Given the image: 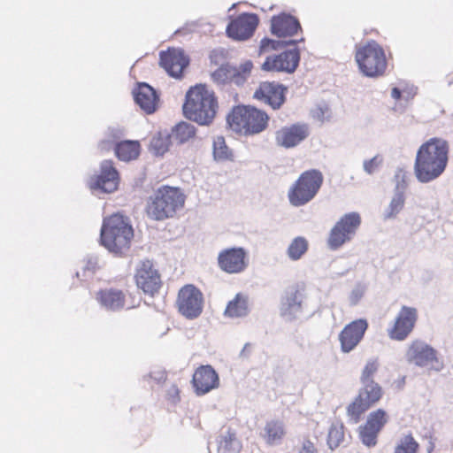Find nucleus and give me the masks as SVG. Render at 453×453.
I'll return each mask as SVG.
<instances>
[{
  "label": "nucleus",
  "instance_id": "1",
  "mask_svg": "<svg viewBox=\"0 0 453 453\" xmlns=\"http://www.w3.org/2000/svg\"><path fill=\"white\" fill-rule=\"evenodd\" d=\"M449 142L439 137H433L418 148L414 173L420 183H428L439 178L445 171L449 161Z\"/></svg>",
  "mask_w": 453,
  "mask_h": 453
},
{
  "label": "nucleus",
  "instance_id": "2",
  "mask_svg": "<svg viewBox=\"0 0 453 453\" xmlns=\"http://www.w3.org/2000/svg\"><path fill=\"white\" fill-rule=\"evenodd\" d=\"M218 108V98L214 92L210 91L204 84H196L187 91L182 111L188 120L208 127L212 124Z\"/></svg>",
  "mask_w": 453,
  "mask_h": 453
},
{
  "label": "nucleus",
  "instance_id": "3",
  "mask_svg": "<svg viewBox=\"0 0 453 453\" xmlns=\"http://www.w3.org/2000/svg\"><path fill=\"white\" fill-rule=\"evenodd\" d=\"M134 229L127 217L114 213L104 218L100 230V244L110 253L120 257L131 246Z\"/></svg>",
  "mask_w": 453,
  "mask_h": 453
},
{
  "label": "nucleus",
  "instance_id": "4",
  "mask_svg": "<svg viewBox=\"0 0 453 453\" xmlns=\"http://www.w3.org/2000/svg\"><path fill=\"white\" fill-rule=\"evenodd\" d=\"M186 196L180 188L161 186L150 196L146 213L150 219L163 221L173 218L183 208Z\"/></svg>",
  "mask_w": 453,
  "mask_h": 453
},
{
  "label": "nucleus",
  "instance_id": "5",
  "mask_svg": "<svg viewBox=\"0 0 453 453\" xmlns=\"http://www.w3.org/2000/svg\"><path fill=\"white\" fill-rule=\"evenodd\" d=\"M324 176L319 169L303 172L288 192V201L295 207H301L315 198L322 187Z\"/></svg>",
  "mask_w": 453,
  "mask_h": 453
},
{
  "label": "nucleus",
  "instance_id": "6",
  "mask_svg": "<svg viewBox=\"0 0 453 453\" xmlns=\"http://www.w3.org/2000/svg\"><path fill=\"white\" fill-rule=\"evenodd\" d=\"M355 60L359 71L366 77L381 76L387 68V59L383 48L374 40L358 48Z\"/></svg>",
  "mask_w": 453,
  "mask_h": 453
},
{
  "label": "nucleus",
  "instance_id": "7",
  "mask_svg": "<svg viewBox=\"0 0 453 453\" xmlns=\"http://www.w3.org/2000/svg\"><path fill=\"white\" fill-rule=\"evenodd\" d=\"M253 66L251 60H246L238 66L229 62L224 63L211 73V80L218 85L234 84L237 87H243L251 74Z\"/></svg>",
  "mask_w": 453,
  "mask_h": 453
},
{
  "label": "nucleus",
  "instance_id": "8",
  "mask_svg": "<svg viewBox=\"0 0 453 453\" xmlns=\"http://www.w3.org/2000/svg\"><path fill=\"white\" fill-rule=\"evenodd\" d=\"M305 307V295L298 285L288 287L280 296L279 312L286 322L298 319Z\"/></svg>",
  "mask_w": 453,
  "mask_h": 453
},
{
  "label": "nucleus",
  "instance_id": "9",
  "mask_svg": "<svg viewBox=\"0 0 453 453\" xmlns=\"http://www.w3.org/2000/svg\"><path fill=\"white\" fill-rule=\"evenodd\" d=\"M119 173L111 160H103L100 164V173L90 178L88 186L92 194L100 196L111 194L118 189Z\"/></svg>",
  "mask_w": 453,
  "mask_h": 453
},
{
  "label": "nucleus",
  "instance_id": "10",
  "mask_svg": "<svg viewBox=\"0 0 453 453\" xmlns=\"http://www.w3.org/2000/svg\"><path fill=\"white\" fill-rule=\"evenodd\" d=\"M177 303L179 312L182 316L188 319H195L203 311V293L192 284L185 285L178 293Z\"/></svg>",
  "mask_w": 453,
  "mask_h": 453
},
{
  "label": "nucleus",
  "instance_id": "11",
  "mask_svg": "<svg viewBox=\"0 0 453 453\" xmlns=\"http://www.w3.org/2000/svg\"><path fill=\"white\" fill-rule=\"evenodd\" d=\"M259 24L258 15L252 12H242L228 22L226 35L236 42H245L250 39Z\"/></svg>",
  "mask_w": 453,
  "mask_h": 453
},
{
  "label": "nucleus",
  "instance_id": "12",
  "mask_svg": "<svg viewBox=\"0 0 453 453\" xmlns=\"http://www.w3.org/2000/svg\"><path fill=\"white\" fill-rule=\"evenodd\" d=\"M361 225V218L357 212L343 215L330 231L328 245L331 250H337L354 234Z\"/></svg>",
  "mask_w": 453,
  "mask_h": 453
},
{
  "label": "nucleus",
  "instance_id": "13",
  "mask_svg": "<svg viewBox=\"0 0 453 453\" xmlns=\"http://www.w3.org/2000/svg\"><path fill=\"white\" fill-rule=\"evenodd\" d=\"M301 61V52L298 47L285 50L280 54L271 55L265 58L261 65L265 72H284L294 73Z\"/></svg>",
  "mask_w": 453,
  "mask_h": 453
},
{
  "label": "nucleus",
  "instance_id": "14",
  "mask_svg": "<svg viewBox=\"0 0 453 453\" xmlns=\"http://www.w3.org/2000/svg\"><path fill=\"white\" fill-rule=\"evenodd\" d=\"M218 265L226 273H241L249 266L248 252L242 247L223 250L218 256Z\"/></svg>",
  "mask_w": 453,
  "mask_h": 453
},
{
  "label": "nucleus",
  "instance_id": "15",
  "mask_svg": "<svg viewBox=\"0 0 453 453\" xmlns=\"http://www.w3.org/2000/svg\"><path fill=\"white\" fill-rule=\"evenodd\" d=\"M288 87L276 81H262L254 92L253 97L279 110L287 100Z\"/></svg>",
  "mask_w": 453,
  "mask_h": 453
},
{
  "label": "nucleus",
  "instance_id": "16",
  "mask_svg": "<svg viewBox=\"0 0 453 453\" xmlns=\"http://www.w3.org/2000/svg\"><path fill=\"white\" fill-rule=\"evenodd\" d=\"M190 58L182 49H168L159 52V65L169 76L183 77V70L189 65Z\"/></svg>",
  "mask_w": 453,
  "mask_h": 453
},
{
  "label": "nucleus",
  "instance_id": "17",
  "mask_svg": "<svg viewBox=\"0 0 453 453\" xmlns=\"http://www.w3.org/2000/svg\"><path fill=\"white\" fill-rule=\"evenodd\" d=\"M418 320V310L414 307L403 305L397 313L394 326L388 330L392 340L404 341L413 331Z\"/></svg>",
  "mask_w": 453,
  "mask_h": 453
},
{
  "label": "nucleus",
  "instance_id": "18",
  "mask_svg": "<svg viewBox=\"0 0 453 453\" xmlns=\"http://www.w3.org/2000/svg\"><path fill=\"white\" fill-rule=\"evenodd\" d=\"M309 135L308 124L296 122L277 130L275 132V143L284 149H292L302 143Z\"/></svg>",
  "mask_w": 453,
  "mask_h": 453
},
{
  "label": "nucleus",
  "instance_id": "19",
  "mask_svg": "<svg viewBox=\"0 0 453 453\" xmlns=\"http://www.w3.org/2000/svg\"><path fill=\"white\" fill-rule=\"evenodd\" d=\"M368 326L365 319H357L347 324L339 334L341 350L343 353L352 351L363 340Z\"/></svg>",
  "mask_w": 453,
  "mask_h": 453
},
{
  "label": "nucleus",
  "instance_id": "20",
  "mask_svg": "<svg viewBox=\"0 0 453 453\" xmlns=\"http://www.w3.org/2000/svg\"><path fill=\"white\" fill-rule=\"evenodd\" d=\"M302 30L299 19L288 12H282L271 18L270 32L278 38L292 37Z\"/></svg>",
  "mask_w": 453,
  "mask_h": 453
},
{
  "label": "nucleus",
  "instance_id": "21",
  "mask_svg": "<svg viewBox=\"0 0 453 453\" xmlns=\"http://www.w3.org/2000/svg\"><path fill=\"white\" fill-rule=\"evenodd\" d=\"M191 382L196 395H203L219 388V377L211 365H201L196 370Z\"/></svg>",
  "mask_w": 453,
  "mask_h": 453
},
{
  "label": "nucleus",
  "instance_id": "22",
  "mask_svg": "<svg viewBox=\"0 0 453 453\" xmlns=\"http://www.w3.org/2000/svg\"><path fill=\"white\" fill-rule=\"evenodd\" d=\"M134 103L147 114L154 113L158 107L159 93L146 82H139L132 91Z\"/></svg>",
  "mask_w": 453,
  "mask_h": 453
},
{
  "label": "nucleus",
  "instance_id": "23",
  "mask_svg": "<svg viewBox=\"0 0 453 453\" xmlns=\"http://www.w3.org/2000/svg\"><path fill=\"white\" fill-rule=\"evenodd\" d=\"M135 280L137 287L151 296L158 292L161 287L160 276L157 271L152 268L150 261L142 263L135 274Z\"/></svg>",
  "mask_w": 453,
  "mask_h": 453
},
{
  "label": "nucleus",
  "instance_id": "24",
  "mask_svg": "<svg viewBox=\"0 0 453 453\" xmlns=\"http://www.w3.org/2000/svg\"><path fill=\"white\" fill-rule=\"evenodd\" d=\"M408 360L418 367L437 361V350L423 341L412 342L407 352Z\"/></svg>",
  "mask_w": 453,
  "mask_h": 453
},
{
  "label": "nucleus",
  "instance_id": "25",
  "mask_svg": "<svg viewBox=\"0 0 453 453\" xmlns=\"http://www.w3.org/2000/svg\"><path fill=\"white\" fill-rule=\"evenodd\" d=\"M251 105L239 104L234 106L226 115V124L236 133H242L248 128L249 119L252 110Z\"/></svg>",
  "mask_w": 453,
  "mask_h": 453
},
{
  "label": "nucleus",
  "instance_id": "26",
  "mask_svg": "<svg viewBox=\"0 0 453 453\" xmlns=\"http://www.w3.org/2000/svg\"><path fill=\"white\" fill-rule=\"evenodd\" d=\"M97 301L107 311H117L121 310L125 305L124 293L116 288H104L97 293Z\"/></svg>",
  "mask_w": 453,
  "mask_h": 453
},
{
  "label": "nucleus",
  "instance_id": "27",
  "mask_svg": "<svg viewBox=\"0 0 453 453\" xmlns=\"http://www.w3.org/2000/svg\"><path fill=\"white\" fill-rule=\"evenodd\" d=\"M115 156L121 161L128 162L136 159L141 153V144L138 141L124 140L116 142L114 145Z\"/></svg>",
  "mask_w": 453,
  "mask_h": 453
},
{
  "label": "nucleus",
  "instance_id": "28",
  "mask_svg": "<svg viewBox=\"0 0 453 453\" xmlns=\"http://www.w3.org/2000/svg\"><path fill=\"white\" fill-rule=\"evenodd\" d=\"M285 434L284 424L281 421L271 420L266 422L261 436L268 445L276 446L281 444Z\"/></svg>",
  "mask_w": 453,
  "mask_h": 453
},
{
  "label": "nucleus",
  "instance_id": "29",
  "mask_svg": "<svg viewBox=\"0 0 453 453\" xmlns=\"http://www.w3.org/2000/svg\"><path fill=\"white\" fill-rule=\"evenodd\" d=\"M268 121V114L265 111L253 106L248 123V128L244 130V135L249 136L262 133L267 128Z\"/></svg>",
  "mask_w": 453,
  "mask_h": 453
},
{
  "label": "nucleus",
  "instance_id": "30",
  "mask_svg": "<svg viewBox=\"0 0 453 453\" xmlns=\"http://www.w3.org/2000/svg\"><path fill=\"white\" fill-rule=\"evenodd\" d=\"M250 311L248 296L238 293L227 303L224 315L228 318H243L248 316Z\"/></svg>",
  "mask_w": 453,
  "mask_h": 453
},
{
  "label": "nucleus",
  "instance_id": "31",
  "mask_svg": "<svg viewBox=\"0 0 453 453\" xmlns=\"http://www.w3.org/2000/svg\"><path fill=\"white\" fill-rule=\"evenodd\" d=\"M218 453H239L242 443L236 436V433L231 429L221 432L218 437Z\"/></svg>",
  "mask_w": 453,
  "mask_h": 453
},
{
  "label": "nucleus",
  "instance_id": "32",
  "mask_svg": "<svg viewBox=\"0 0 453 453\" xmlns=\"http://www.w3.org/2000/svg\"><path fill=\"white\" fill-rule=\"evenodd\" d=\"M196 128L191 123L180 121L176 124L170 134L173 142L175 141L178 144L187 142L190 138L196 135Z\"/></svg>",
  "mask_w": 453,
  "mask_h": 453
},
{
  "label": "nucleus",
  "instance_id": "33",
  "mask_svg": "<svg viewBox=\"0 0 453 453\" xmlns=\"http://www.w3.org/2000/svg\"><path fill=\"white\" fill-rule=\"evenodd\" d=\"M364 387L360 388L358 396L368 405L370 408L372 405L380 401L382 396V388L375 381H370L369 383H362Z\"/></svg>",
  "mask_w": 453,
  "mask_h": 453
},
{
  "label": "nucleus",
  "instance_id": "34",
  "mask_svg": "<svg viewBox=\"0 0 453 453\" xmlns=\"http://www.w3.org/2000/svg\"><path fill=\"white\" fill-rule=\"evenodd\" d=\"M212 155L216 162L234 161V154L222 135L216 136L212 143Z\"/></svg>",
  "mask_w": 453,
  "mask_h": 453
},
{
  "label": "nucleus",
  "instance_id": "35",
  "mask_svg": "<svg viewBox=\"0 0 453 453\" xmlns=\"http://www.w3.org/2000/svg\"><path fill=\"white\" fill-rule=\"evenodd\" d=\"M309 250V242L303 236L295 237L287 249V256L291 261H297Z\"/></svg>",
  "mask_w": 453,
  "mask_h": 453
},
{
  "label": "nucleus",
  "instance_id": "36",
  "mask_svg": "<svg viewBox=\"0 0 453 453\" xmlns=\"http://www.w3.org/2000/svg\"><path fill=\"white\" fill-rule=\"evenodd\" d=\"M173 142L169 133H159L157 136H154L150 143V151L155 156H163Z\"/></svg>",
  "mask_w": 453,
  "mask_h": 453
},
{
  "label": "nucleus",
  "instance_id": "37",
  "mask_svg": "<svg viewBox=\"0 0 453 453\" xmlns=\"http://www.w3.org/2000/svg\"><path fill=\"white\" fill-rule=\"evenodd\" d=\"M405 204V196L394 194L389 204L384 210L382 217L384 220L394 219L401 212Z\"/></svg>",
  "mask_w": 453,
  "mask_h": 453
},
{
  "label": "nucleus",
  "instance_id": "38",
  "mask_svg": "<svg viewBox=\"0 0 453 453\" xmlns=\"http://www.w3.org/2000/svg\"><path fill=\"white\" fill-rule=\"evenodd\" d=\"M368 409V405L361 399V396L357 395L354 401L348 405L347 415L354 424H357L359 422L361 415Z\"/></svg>",
  "mask_w": 453,
  "mask_h": 453
},
{
  "label": "nucleus",
  "instance_id": "39",
  "mask_svg": "<svg viewBox=\"0 0 453 453\" xmlns=\"http://www.w3.org/2000/svg\"><path fill=\"white\" fill-rule=\"evenodd\" d=\"M387 422L388 414L386 411L383 409H378L369 413L365 424L380 433Z\"/></svg>",
  "mask_w": 453,
  "mask_h": 453
},
{
  "label": "nucleus",
  "instance_id": "40",
  "mask_svg": "<svg viewBox=\"0 0 453 453\" xmlns=\"http://www.w3.org/2000/svg\"><path fill=\"white\" fill-rule=\"evenodd\" d=\"M344 439V426L341 424H333L330 426L327 435V445L330 449H337Z\"/></svg>",
  "mask_w": 453,
  "mask_h": 453
},
{
  "label": "nucleus",
  "instance_id": "41",
  "mask_svg": "<svg viewBox=\"0 0 453 453\" xmlns=\"http://www.w3.org/2000/svg\"><path fill=\"white\" fill-rule=\"evenodd\" d=\"M379 434L380 433L375 429L369 427L365 424L358 427L359 439L362 443L368 448H373L376 446Z\"/></svg>",
  "mask_w": 453,
  "mask_h": 453
},
{
  "label": "nucleus",
  "instance_id": "42",
  "mask_svg": "<svg viewBox=\"0 0 453 453\" xmlns=\"http://www.w3.org/2000/svg\"><path fill=\"white\" fill-rule=\"evenodd\" d=\"M419 445L410 434L401 439L400 443L395 447L394 453H417Z\"/></svg>",
  "mask_w": 453,
  "mask_h": 453
},
{
  "label": "nucleus",
  "instance_id": "43",
  "mask_svg": "<svg viewBox=\"0 0 453 453\" xmlns=\"http://www.w3.org/2000/svg\"><path fill=\"white\" fill-rule=\"evenodd\" d=\"M85 265L82 267V279L81 280H87L92 278L96 272L99 269L98 257L95 255H88L84 260Z\"/></svg>",
  "mask_w": 453,
  "mask_h": 453
},
{
  "label": "nucleus",
  "instance_id": "44",
  "mask_svg": "<svg viewBox=\"0 0 453 453\" xmlns=\"http://www.w3.org/2000/svg\"><path fill=\"white\" fill-rule=\"evenodd\" d=\"M366 291V286L362 282H357L349 296V303L350 306H356L364 297Z\"/></svg>",
  "mask_w": 453,
  "mask_h": 453
},
{
  "label": "nucleus",
  "instance_id": "45",
  "mask_svg": "<svg viewBox=\"0 0 453 453\" xmlns=\"http://www.w3.org/2000/svg\"><path fill=\"white\" fill-rule=\"evenodd\" d=\"M282 50L281 40L272 39L269 37H264L260 41L259 52H266L269 50Z\"/></svg>",
  "mask_w": 453,
  "mask_h": 453
},
{
  "label": "nucleus",
  "instance_id": "46",
  "mask_svg": "<svg viewBox=\"0 0 453 453\" xmlns=\"http://www.w3.org/2000/svg\"><path fill=\"white\" fill-rule=\"evenodd\" d=\"M382 157L380 155H376L372 158L363 162V169L367 174L372 175L382 165Z\"/></svg>",
  "mask_w": 453,
  "mask_h": 453
},
{
  "label": "nucleus",
  "instance_id": "47",
  "mask_svg": "<svg viewBox=\"0 0 453 453\" xmlns=\"http://www.w3.org/2000/svg\"><path fill=\"white\" fill-rule=\"evenodd\" d=\"M377 370V363L375 361H368L363 369L361 382L369 383L370 381H374L372 376L376 372Z\"/></svg>",
  "mask_w": 453,
  "mask_h": 453
},
{
  "label": "nucleus",
  "instance_id": "48",
  "mask_svg": "<svg viewBox=\"0 0 453 453\" xmlns=\"http://www.w3.org/2000/svg\"><path fill=\"white\" fill-rule=\"evenodd\" d=\"M395 179L396 180V184L394 189V194L404 195L405 189L407 188V182L404 178V174L401 175V172H398L395 175Z\"/></svg>",
  "mask_w": 453,
  "mask_h": 453
},
{
  "label": "nucleus",
  "instance_id": "49",
  "mask_svg": "<svg viewBox=\"0 0 453 453\" xmlns=\"http://www.w3.org/2000/svg\"><path fill=\"white\" fill-rule=\"evenodd\" d=\"M296 453H319V451L315 444L309 438H305L297 448Z\"/></svg>",
  "mask_w": 453,
  "mask_h": 453
},
{
  "label": "nucleus",
  "instance_id": "50",
  "mask_svg": "<svg viewBox=\"0 0 453 453\" xmlns=\"http://www.w3.org/2000/svg\"><path fill=\"white\" fill-rule=\"evenodd\" d=\"M147 377L153 380L156 383L160 384L166 380V372L163 370H156V371L150 372L144 378H147Z\"/></svg>",
  "mask_w": 453,
  "mask_h": 453
},
{
  "label": "nucleus",
  "instance_id": "51",
  "mask_svg": "<svg viewBox=\"0 0 453 453\" xmlns=\"http://www.w3.org/2000/svg\"><path fill=\"white\" fill-rule=\"evenodd\" d=\"M250 353H251V344L250 342H247L244 344L242 349L240 352V357L248 358L250 356Z\"/></svg>",
  "mask_w": 453,
  "mask_h": 453
},
{
  "label": "nucleus",
  "instance_id": "52",
  "mask_svg": "<svg viewBox=\"0 0 453 453\" xmlns=\"http://www.w3.org/2000/svg\"><path fill=\"white\" fill-rule=\"evenodd\" d=\"M403 91L397 88L394 87L391 90V96L395 100H400L402 98Z\"/></svg>",
  "mask_w": 453,
  "mask_h": 453
},
{
  "label": "nucleus",
  "instance_id": "53",
  "mask_svg": "<svg viewBox=\"0 0 453 453\" xmlns=\"http://www.w3.org/2000/svg\"><path fill=\"white\" fill-rule=\"evenodd\" d=\"M282 49L288 46H294V48L297 47L298 41L296 39H288V40H281Z\"/></svg>",
  "mask_w": 453,
  "mask_h": 453
},
{
  "label": "nucleus",
  "instance_id": "54",
  "mask_svg": "<svg viewBox=\"0 0 453 453\" xmlns=\"http://www.w3.org/2000/svg\"><path fill=\"white\" fill-rule=\"evenodd\" d=\"M120 131L118 128H109V136L114 140H117L120 137Z\"/></svg>",
  "mask_w": 453,
  "mask_h": 453
},
{
  "label": "nucleus",
  "instance_id": "55",
  "mask_svg": "<svg viewBox=\"0 0 453 453\" xmlns=\"http://www.w3.org/2000/svg\"><path fill=\"white\" fill-rule=\"evenodd\" d=\"M414 96V94H411V92L407 93V96L405 97L406 100H409Z\"/></svg>",
  "mask_w": 453,
  "mask_h": 453
},
{
  "label": "nucleus",
  "instance_id": "56",
  "mask_svg": "<svg viewBox=\"0 0 453 453\" xmlns=\"http://www.w3.org/2000/svg\"><path fill=\"white\" fill-rule=\"evenodd\" d=\"M76 277H77L78 279H81V273H80V272H77V273H76Z\"/></svg>",
  "mask_w": 453,
  "mask_h": 453
},
{
  "label": "nucleus",
  "instance_id": "57",
  "mask_svg": "<svg viewBox=\"0 0 453 453\" xmlns=\"http://www.w3.org/2000/svg\"><path fill=\"white\" fill-rule=\"evenodd\" d=\"M297 41H298V43H299V42H304V38H303V37H302L301 39H299V40H297Z\"/></svg>",
  "mask_w": 453,
  "mask_h": 453
}]
</instances>
